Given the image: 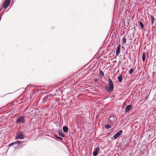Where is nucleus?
<instances>
[{"mask_svg": "<svg viewBox=\"0 0 156 156\" xmlns=\"http://www.w3.org/2000/svg\"><path fill=\"white\" fill-rule=\"evenodd\" d=\"M105 127L106 129H109L111 127V126L109 124H107L105 126Z\"/></svg>", "mask_w": 156, "mask_h": 156, "instance_id": "nucleus-14", "label": "nucleus"}, {"mask_svg": "<svg viewBox=\"0 0 156 156\" xmlns=\"http://www.w3.org/2000/svg\"><path fill=\"white\" fill-rule=\"evenodd\" d=\"M151 21L152 22V24L153 23H154V17L152 16H151Z\"/></svg>", "mask_w": 156, "mask_h": 156, "instance_id": "nucleus-18", "label": "nucleus"}, {"mask_svg": "<svg viewBox=\"0 0 156 156\" xmlns=\"http://www.w3.org/2000/svg\"><path fill=\"white\" fill-rule=\"evenodd\" d=\"M10 2L11 0H5L3 4V6L4 8H7L10 4Z\"/></svg>", "mask_w": 156, "mask_h": 156, "instance_id": "nucleus-5", "label": "nucleus"}, {"mask_svg": "<svg viewBox=\"0 0 156 156\" xmlns=\"http://www.w3.org/2000/svg\"><path fill=\"white\" fill-rule=\"evenodd\" d=\"M117 79L118 80V81L119 82H122V73L120 74L118 77Z\"/></svg>", "mask_w": 156, "mask_h": 156, "instance_id": "nucleus-9", "label": "nucleus"}, {"mask_svg": "<svg viewBox=\"0 0 156 156\" xmlns=\"http://www.w3.org/2000/svg\"><path fill=\"white\" fill-rule=\"evenodd\" d=\"M122 42L123 43V44H125L126 42V40L125 38L124 37L122 38Z\"/></svg>", "mask_w": 156, "mask_h": 156, "instance_id": "nucleus-15", "label": "nucleus"}, {"mask_svg": "<svg viewBox=\"0 0 156 156\" xmlns=\"http://www.w3.org/2000/svg\"><path fill=\"white\" fill-rule=\"evenodd\" d=\"M100 75L101 76H104V73L102 71H100Z\"/></svg>", "mask_w": 156, "mask_h": 156, "instance_id": "nucleus-21", "label": "nucleus"}, {"mask_svg": "<svg viewBox=\"0 0 156 156\" xmlns=\"http://www.w3.org/2000/svg\"><path fill=\"white\" fill-rule=\"evenodd\" d=\"M16 142L17 143V144H20L21 143V141H16Z\"/></svg>", "mask_w": 156, "mask_h": 156, "instance_id": "nucleus-23", "label": "nucleus"}, {"mask_svg": "<svg viewBox=\"0 0 156 156\" xmlns=\"http://www.w3.org/2000/svg\"><path fill=\"white\" fill-rule=\"evenodd\" d=\"M133 72V68H131L129 71V73L131 74Z\"/></svg>", "mask_w": 156, "mask_h": 156, "instance_id": "nucleus-19", "label": "nucleus"}, {"mask_svg": "<svg viewBox=\"0 0 156 156\" xmlns=\"http://www.w3.org/2000/svg\"><path fill=\"white\" fill-rule=\"evenodd\" d=\"M121 50V45L119 44L117 48L116 51V55H118L120 53Z\"/></svg>", "mask_w": 156, "mask_h": 156, "instance_id": "nucleus-7", "label": "nucleus"}, {"mask_svg": "<svg viewBox=\"0 0 156 156\" xmlns=\"http://www.w3.org/2000/svg\"><path fill=\"white\" fill-rule=\"evenodd\" d=\"M75 80H74V78H73L72 80H71V81L69 82L70 84H72L73 83L75 82Z\"/></svg>", "mask_w": 156, "mask_h": 156, "instance_id": "nucleus-20", "label": "nucleus"}, {"mask_svg": "<svg viewBox=\"0 0 156 156\" xmlns=\"http://www.w3.org/2000/svg\"><path fill=\"white\" fill-rule=\"evenodd\" d=\"M48 97V95H46L45 97H44L43 98V103H45L46 101L47 100V98Z\"/></svg>", "mask_w": 156, "mask_h": 156, "instance_id": "nucleus-12", "label": "nucleus"}, {"mask_svg": "<svg viewBox=\"0 0 156 156\" xmlns=\"http://www.w3.org/2000/svg\"><path fill=\"white\" fill-rule=\"evenodd\" d=\"M55 136L58 139H59L60 140H62V137H58L56 136Z\"/></svg>", "mask_w": 156, "mask_h": 156, "instance_id": "nucleus-22", "label": "nucleus"}, {"mask_svg": "<svg viewBox=\"0 0 156 156\" xmlns=\"http://www.w3.org/2000/svg\"><path fill=\"white\" fill-rule=\"evenodd\" d=\"M81 70H79V72H77L76 73H77V74H78L79 73V72Z\"/></svg>", "mask_w": 156, "mask_h": 156, "instance_id": "nucleus-24", "label": "nucleus"}, {"mask_svg": "<svg viewBox=\"0 0 156 156\" xmlns=\"http://www.w3.org/2000/svg\"><path fill=\"white\" fill-rule=\"evenodd\" d=\"M122 132V130H120L118 131L113 136V137L115 139H116L119 136L121 135Z\"/></svg>", "mask_w": 156, "mask_h": 156, "instance_id": "nucleus-4", "label": "nucleus"}, {"mask_svg": "<svg viewBox=\"0 0 156 156\" xmlns=\"http://www.w3.org/2000/svg\"><path fill=\"white\" fill-rule=\"evenodd\" d=\"M145 57H146V56H145V53H143L142 56V60L143 62H144L145 60Z\"/></svg>", "mask_w": 156, "mask_h": 156, "instance_id": "nucleus-13", "label": "nucleus"}, {"mask_svg": "<svg viewBox=\"0 0 156 156\" xmlns=\"http://www.w3.org/2000/svg\"><path fill=\"white\" fill-rule=\"evenodd\" d=\"M24 135L23 133L20 131H18L16 133V139H23L24 138Z\"/></svg>", "mask_w": 156, "mask_h": 156, "instance_id": "nucleus-2", "label": "nucleus"}, {"mask_svg": "<svg viewBox=\"0 0 156 156\" xmlns=\"http://www.w3.org/2000/svg\"><path fill=\"white\" fill-rule=\"evenodd\" d=\"M100 150L99 148L98 147H97L95 149V151L93 152V154L94 156H96L98 154V152Z\"/></svg>", "mask_w": 156, "mask_h": 156, "instance_id": "nucleus-6", "label": "nucleus"}, {"mask_svg": "<svg viewBox=\"0 0 156 156\" xmlns=\"http://www.w3.org/2000/svg\"><path fill=\"white\" fill-rule=\"evenodd\" d=\"M140 27H141V29L143 28L144 27V25H143V23L141 21H140Z\"/></svg>", "mask_w": 156, "mask_h": 156, "instance_id": "nucleus-17", "label": "nucleus"}, {"mask_svg": "<svg viewBox=\"0 0 156 156\" xmlns=\"http://www.w3.org/2000/svg\"><path fill=\"white\" fill-rule=\"evenodd\" d=\"M132 108V106L130 105H127L125 108V112H128Z\"/></svg>", "mask_w": 156, "mask_h": 156, "instance_id": "nucleus-8", "label": "nucleus"}, {"mask_svg": "<svg viewBox=\"0 0 156 156\" xmlns=\"http://www.w3.org/2000/svg\"><path fill=\"white\" fill-rule=\"evenodd\" d=\"M17 144V143H16V142H13L9 144V146L10 147V146H12L14 144Z\"/></svg>", "mask_w": 156, "mask_h": 156, "instance_id": "nucleus-16", "label": "nucleus"}, {"mask_svg": "<svg viewBox=\"0 0 156 156\" xmlns=\"http://www.w3.org/2000/svg\"><path fill=\"white\" fill-rule=\"evenodd\" d=\"M63 131L65 132H66L68 131V128L66 126H64L63 127Z\"/></svg>", "mask_w": 156, "mask_h": 156, "instance_id": "nucleus-11", "label": "nucleus"}, {"mask_svg": "<svg viewBox=\"0 0 156 156\" xmlns=\"http://www.w3.org/2000/svg\"><path fill=\"white\" fill-rule=\"evenodd\" d=\"M108 86L106 87V90L108 92L112 91L114 88V85L112 80L110 78L108 79Z\"/></svg>", "mask_w": 156, "mask_h": 156, "instance_id": "nucleus-1", "label": "nucleus"}, {"mask_svg": "<svg viewBox=\"0 0 156 156\" xmlns=\"http://www.w3.org/2000/svg\"><path fill=\"white\" fill-rule=\"evenodd\" d=\"M25 120L23 116H19L16 121V123L18 124L20 123H24Z\"/></svg>", "mask_w": 156, "mask_h": 156, "instance_id": "nucleus-3", "label": "nucleus"}, {"mask_svg": "<svg viewBox=\"0 0 156 156\" xmlns=\"http://www.w3.org/2000/svg\"><path fill=\"white\" fill-rule=\"evenodd\" d=\"M58 134L62 137H64L65 136V134L63 133L62 130L58 131Z\"/></svg>", "mask_w": 156, "mask_h": 156, "instance_id": "nucleus-10", "label": "nucleus"}]
</instances>
